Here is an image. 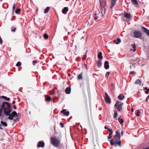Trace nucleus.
Instances as JSON below:
<instances>
[{
    "instance_id": "nucleus-1",
    "label": "nucleus",
    "mask_w": 149,
    "mask_h": 149,
    "mask_svg": "<svg viewBox=\"0 0 149 149\" xmlns=\"http://www.w3.org/2000/svg\"><path fill=\"white\" fill-rule=\"evenodd\" d=\"M12 111L10 104L7 102H3L1 105L0 106V117L3 118L4 116L2 113L3 111L6 116H8L10 114V113Z\"/></svg>"
},
{
    "instance_id": "nucleus-2",
    "label": "nucleus",
    "mask_w": 149,
    "mask_h": 149,
    "mask_svg": "<svg viewBox=\"0 0 149 149\" xmlns=\"http://www.w3.org/2000/svg\"><path fill=\"white\" fill-rule=\"evenodd\" d=\"M110 144L111 145L116 146L118 144L120 146H121V142L120 141V130H118L116 131V134L113 138L110 140Z\"/></svg>"
},
{
    "instance_id": "nucleus-3",
    "label": "nucleus",
    "mask_w": 149,
    "mask_h": 149,
    "mask_svg": "<svg viewBox=\"0 0 149 149\" xmlns=\"http://www.w3.org/2000/svg\"><path fill=\"white\" fill-rule=\"evenodd\" d=\"M51 142L55 147H58L60 145V141L55 136H52L51 138Z\"/></svg>"
},
{
    "instance_id": "nucleus-4",
    "label": "nucleus",
    "mask_w": 149,
    "mask_h": 149,
    "mask_svg": "<svg viewBox=\"0 0 149 149\" xmlns=\"http://www.w3.org/2000/svg\"><path fill=\"white\" fill-rule=\"evenodd\" d=\"M123 103L120 101L117 100L116 101V104L114 105V107H116L118 110L120 112L122 110L123 108Z\"/></svg>"
},
{
    "instance_id": "nucleus-5",
    "label": "nucleus",
    "mask_w": 149,
    "mask_h": 149,
    "mask_svg": "<svg viewBox=\"0 0 149 149\" xmlns=\"http://www.w3.org/2000/svg\"><path fill=\"white\" fill-rule=\"evenodd\" d=\"M142 33L139 31H135L134 32L133 37L135 38H139L141 37Z\"/></svg>"
},
{
    "instance_id": "nucleus-6",
    "label": "nucleus",
    "mask_w": 149,
    "mask_h": 149,
    "mask_svg": "<svg viewBox=\"0 0 149 149\" xmlns=\"http://www.w3.org/2000/svg\"><path fill=\"white\" fill-rule=\"evenodd\" d=\"M104 100L105 102L108 104H110L111 102L109 97L107 93L106 92L105 93V97H104Z\"/></svg>"
},
{
    "instance_id": "nucleus-7",
    "label": "nucleus",
    "mask_w": 149,
    "mask_h": 149,
    "mask_svg": "<svg viewBox=\"0 0 149 149\" xmlns=\"http://www.w3.org/2000/svg\"><path fill=\"white\" fill-rule=\"evenodd\" d=\"M8 116V119L11 120H12L15 116H17V113L15 111H13L11 114H10Z\"/></svg>"
},
{
    "instance_id": "nucleus-8",
    "label": "nucleus",
    "mask_w": 149,
    "mask_h": 149,
    "mask_svg": "<svg viewBox=\"0 0 149 149\" xmlns=\"http://www.w3.org/2000/svg\"><path fill=\"white\" fill-rule=\"evenodd\" d=\"M45 143L43 141H39L37 145L38 148H43L45 146Z\"/></svg>"
},
{
    "instance_id": "nucleus-9",
    "label": "nucleus",
    "mask_w": 149,
    "mask_h": 149,
    "mask_svg": "<svg viewBox=\"0 0 149 149\" xmlns=\"http://www.w3.org/2000/svg\"><path fill=\"white\" fill-rule=\"evenodd\" d=\"M66 109H64L62 110L61 112L63 113L64 115H65L66 116H68L69 114V112L68 111H66Z\"/></svg>"
},
{
    "instance_id": "nucleus-10",
    "label": "nucleus",
    "mask_w": 149,
    "mask_h": 149,
    "mask_svg": "<svg viewBox=\"0 0 149 149\" xmlns=\"http://www.w3.org/2000/svg\"><path fill=\"white\" fill-rule=\"evenodd\" d=\"M71 89L70 87H67L65 90V92L66 93L70 94L71 92Z\"/></svg>"
},
{
    "instance_id": "nucleus-11",
    "label": "nucleus",
    "mask_w": 149,
    "mask_h": 149,
    "mask_svg": "<svg viewBox=\"0 0 149 149\" xmlns=\"http://www.w3.org/2000/svg\"><path fill=\"white\" fill-rule=\"evenodd\" d=\"M142 29L144 32L147 35L149 36V31L148 30L144 27H142Z\"/></svg>"
},
{
    "instance_id": "nucleus-12",
    "label": "nucleus",
    "mask_w": 149,
    "mask_h": 149,
    "mask_svg": "<svg viewBox=\"0 0 149 149\" xmlns=\"http://www.w3.org/2000/svg\"><path fill=\"white\" fill-rule=\"evenodd\" d=\"M125 97V96L123 94H120L118 97V98L120 100H123Z\"/></svg>"
},
{
    "instance_id": "nucleus-13",
    "label": "nucleus",
    "mask_w": 149,
    "mask_h": 149,
    "mask_svg": "<svg viewBox=\"0 0 149 149\" xmlns=\"http://www.w3.org/2000/svg\"><path fill=\"white\" fill-rule=\"evenodd\" d=\"M116 0H111V5L110 8H112L115 4Z\"/></svg>"
},
{
    "instance_id": "nucleus-14",
    "label": "nucleus",
    "mask_w": 149,
    "mask_h": 149,
    "mask_svg": "<svg viewBox=\"0 0 149 149\" xmlns=\"http://www.w3.org/2000/svg\"><path fill=\"white\" fill-rule=\"evenodd\" d=\"M97 58L99 60L102 59L103 58V56L102 52H100L97 55Z\"/></svg>"
},
{
    "instance_id": "nucleus-15",
    "label": "nucleus",
    "mask_w": 149,
    "mask_h": 149,
    "mask_svg": "<svg viewBox=\"0 0 149 149\" xmlns=\"http://www.w3.org/2000/svg\"><path fill=\"white\" fill-rule=\"evenodd\" d=\"M131 46L132 48L130 49V50L134 52L136 50L135 45V44H132L131 45Z\"/></svg>"
},
{
    "instance_id": "nucleus-16",
    "label": "nucleus",
    "mask_w": 149,
    "mask_h": 149,
    "mask_svg": "<svg viewBox=\"0 0 149 149\" xmlns=\"http://www.w3.org/2000/svg\"><path fill=\"white\" fill-rule=\"evenodd\" d=\"M68 11V7H64L63 9L62 10V12L63 13L65 14L67 13V11Z\"/></svg>"
},
{
    "instance_id": "nucleus-17",
    "label": "nucleus",
    "mask_w": 149,
    "mask_h": 149,
    "mask_svg": "<svg viewBox=\"0 0 149 149\" xmlns=\"http://www.w3.org/2000/svg\"><path fill=\"white\" fill-rule=\"evenodd\" d=\"M114 41L115 42L116 44H118L121 41L120 38H118L116 40H114Z\"/></svg>"
},
{
    "instance_id": "nucleus-18",
    "label": "nucleus",
    "mask_w": 149,
    "mask_h": 149,
    "mask_svg": "<svg viewBox=\"0 0 149 149\" xmlns=\"http://www.w3.org/2000/svg\"><path fill=\"white\" fill-rule=\"evenodd\" d=\"M83 72H81V74H79L77 77V79L78 80L82 79H83Z\"/></svg>"
},
{
    "instance_id": "nucleus-19",
    "label": "nucleus",
    "mask_w": 149,
    "mask_h": 149,
    "mask_svg": "<svg viewBox=\"0 0 149 149\" xmlns=\"http://www.w3.org/2000/svg\"><path fill=\"white\" fill-rule=\"evenodd\" d=\"M124 16L127 18H129L130 17V15L127 13H125L124 15Z\"/></svg>"
},
{
    "instance_id": "nucleus-20",
    "label": "nucleus",
    "mask_w": 149,
    "mask_h": 149,
    "mask_svg": "<svg viewBox=\"0 0 149 149\" xmlns=\"http://www.w3.org/2000/svg\"><path fill=\"white\" fill-rule=\"evenodd\" d=\"M45 100L46 102H49L51 100V97L50 96H48L45 98Z\"/></svg>"
},
{
    "instance_id": "nucleus-21",
    "label": "nucleus",
    "mask_w": 149,
    "mask_h": 149,
    "mask_svg": "<svg viewBox=\"0 0 149 149\" xmlns=\"http://www.w3.org/2000/svg\"><path fill=\"white\" fill-rule=\"evenodd\" d=\"M141 81L140 79H137L136 82H135V84H139L140 85H141Z\"/></svg>"
},
{
    "instance_id": "nucleus-22",
    "label": "nucleus",
    "mask_w": 149,
    "mask_h": 149,
    "mask_svg": "<svg viewBox=\"0 0 149 149\" xmlns=\"http://www.w3.org/2000/svg\"><path fill=\"white\" fill-rule=\"evenodd\" d=\"M49 9V7H47L46 9L44 10V13H46L48 12Z\"/></svg>"
},
{
    "instance_id": "nucleus-23",
    "label": "nucleus",
    "mask_w": 149,
    "mask_h": 149,
    "mask_svg": "<svg viewBox=\"0 0 149 149\" xmlns=\"http://www.w3.org/2000/svg\"><path fill=\"white\" fill-rule=\"evenodd\" d=\"M118 120L121 124H122L123 123V120L122 119H120V118L118 119Z\"/></svg>"
},
{
    "instance_id": "nucleus-24",
    "label": "nucleus",
    "mask_w": 149,
    "mask_h": 149,
    "mask_svg": "<svg viewBox=\"0 0 149 149\" xmlns=\"http://www.w3.org/2000/svg\"><path fill=\"white\" fill-rule=\"evenodd\" d=\"M1 123L2 125H3L5 127H6L7 126V123L6 122H3L2 121H1Z\"/></svg>"
},
{
    "instance_id": "nucleus-25",
    "label": "nucleus",
    "mask_w": 149,
    "mask_h": 149,
    "mask_svg": "<svg viewBox=\"0 0 149 149\" xmlns=\"http://www.w3.org/2000/svg\"><path fill=\"white\" fill-rule=\"evenodd\" d=\"M132 2L135 5H137L138 4V2L137 0H131Z\"/></svg>"
},
{
    "instance_id": "nucleus-26",
    "label": "nucleus",
    "mask_w": 149,
    "mask_h": 149,
    "mask_svg": "<svg viewBox=\"0 0 149 149\" xmlns=\"http://www.w3.org/2000/svg\"><path fill=\"white\" fill-rule=\"evenodd\" d=\"M20 11L21 10L20 8H17L15 10V13L16 14H18L20 13Z\"/></svg>"
},
{
    "instance_id": "nucleus-27",
    "label": "nucleus",
    "mask_w": 149,
    "mask_h": 149,
    "mask_svg": "<svg viewBox=\"0 0 149 149\" xmlns=\"http://www.w3.org/2000/svg\"><path fill=\"white\" fill-rule=\"evenodd\" d=\"M96 63L97 65H101L102 64V62L100 60L97 61H96Z\"/></svg>"
},
{
    "instance_id": "nucleus-28",
    "label": "nucleus",
    "mask_w": 149,
    "mask_h": 149,
    "mask_svg": "<svg viewBox=\"0 0 149 149\" xmlns=\"http://www.w3.org/2000/svg\"><path fill=\"white\" fill-rule=\"evenodd\" d=\"M144 89L147 90L145 92V93L146 94H148L149 93V88H148L147 87H145L144 88Z\"/></svg>"
},
{
    "instance_id": "nucleus-29",
    "label": "nucleus",
    "mask_w": 149,
    "mask_h": 149,
    "mask_svg": "<svg viewBox=\"0 0 149 149\" xmlns=\"http://www.w3.org/2000/svg\"><path fill=\"white\" fill-rule=\"evenodd\" d=\"M1 97L2 98H4V99L7 100L8 101H9L10 100V98L7 97H6L5 96H1Z\"/></svg>"
},
{
    "instance_id": "nucleus-30",
    "label": "nucleus",
    "mask_w": 149,
    "mask_h": 149,
    "mask_svg": "<svg viewBox=\"0 0 149 149\" xmlns=\"http://www.w3.org/2000/svg\"><path fill=\"white\" fill-rule=\"evenodd\" d=\"M117 116V112L116 111H114V113L113 117L114 118H116Z\"/></svg>"
},
{
    "instance_id": "nucleus-31",
    "label": "nucleus",
    "mask_w": 149,
    "mask_h": 149,
    "mask_svg": "<svg viewBox=\"0 0 149 149\" xmlns=\"http://www.w3.org/2000/svg\"><path fill=\"white\" fill-rule=\"evenodd\" d=\"M44 37L45 39H47L48 38V35L47 34L45 33L44 35Z\"/></svg>"
},
{
    "instance_id": "nucleus-32",
    "label": "nucleus",
    "mask_w": 149,
    "mask_h": 149,
    "mask_svg": "<svg viewBox=\"0 0 149 149\" xmlns=\"http://www.w3.org/2000/svg\"><path fill=\"white\" fill-rule=\"evenodd\" d=\"M137 112L136 114V115L138 116H140V112L139 111V110H137Z\"/></svg>"
},
{
    "instance_id": "nucleus-33",
    "label": "nucleus",
    "mask_w": 149,
    "mask_h": 149,
    "mask_svg": "<svg viewBox=\"0 0 149 149\" xmlns=\"http://www.w3.org/2000/svg\"><path fill=\"white\" fill-rule=\"evenodd\" d=\"M110 72H107L106 74V76L107 77H108L109 74H110Z\"/></svg>"
},
{
    "instance_id": "nucleus-34",
    "label": "nucleus",
    "mask_w": 149,
    "mask_h": 149,
    "mask_svg": "<svg viewBox=\"0 0 149 149\" xmlns=\"http://www.w3.org/2000/svg\"><path fill=\"white\" fill-rule=\"evenodd\" d=\"M109 65V62L107 61H105L104 62V65Z\"/></svg>"
},
{
    "instance_id": "nucleus-35",
    "label": "nucleus",
    "mask_w": 149,
    "mask_h": 149,
    "mask_svg": "<svg viewBox=\"0 0 149 149\" xmlns=\"http://www.w3.org/2000/svg\"><path fill=\"white\" fill-rule=\"evenodd\" d=\"M100 1V5L102 7V1L101 0H99Z\"/></svg>"
},
{
    "instance_id": "nucleus-36",
    "label": "nucleus",
    "mask_w": 149,
    "mask_h": 149,
    "mask_svg": "<svg viewBox=\"0 0 149 149\" xmlns=\"http://www.w3.org/2000/svg\"><path fill=\"white\" fill-rule=\"evenodd\" d=\"M108 130L109 132V133L113 132L112 130L111 129H109Z\"/></svg>"
},
{
    "instance_id": "nucleus-37",
    "label": "nucleus",
    "mask_w": 149,
    "mask_h": 149,
    "mask_svg": "<svg viewBox=\"0 0 149 149\" xmlns=\"http://www.w3.org/2000/svg\"><path fill=\"white\" fill-rule=\"evenodd\" d=\"M21 63L19 61L16 64V65H21Z\"/></svg>"
},
{
    "instance_id": "nucleus-38",
    "label": "nucleus",
    "mask_w": 149,
    "mask_h": 149,
    "mask_svg": "<svg viewBox=\"0 0 149 149\" xmlns=\"http://www.w3.org/2000/svg\"><path fill=\"white\" fill-rule=\"evenodd\" d=\"M109 66H104V68L106 69H108L109 68Z\"/></svg>"
},
{
    "instance_id": "nucleus-39",
    "label": "nucleus",
    "mask_w": 149,
    "mask_h": 149,
    "mask_svg": "<svg viewBox=\"0 0 149 149\" xmlns=\"http://www.w3.org/2000/svg\"><path fill=\"white\" fill-rule=\"evenodd\" d=\"M15 4H14L13 7V11L14 10L15 8Z\"/></svg>"
},
{
    "instance_id": "nucleus-40",
    "label": "nucleus",
    "mask_w": 149,
    "mask_h": 149,
    "mask_svg": "<svg viewBox=\"0 0 149 149\" xmlns=\"http://www.w3.org/2000/svg\"><path fill=\"white\" fill-rule=\"evenodd\" d=\"M50 93L51 94V95H53L54 94V90H52L50 92Z\"/></svg>"
},
{
    "instance_id": "nucleus-41",
    "label": "nucleus",
    "mask_w": 149,
    "mask_h": 149,
    "mask_svg": "<svg viewBox=\"0 0 149 149\" xmlns=\"http://www.w3.org/2000/svg\"><path fill=\"white\" fill-rule=\"evenodd\" d=\"M60 125L61 126V127H64V125L63 123H60Z\"/></svg>"
},
{
    "instance_id": "nucleus-42",
    "label": "nucleus",
    "mask_w": 149,
    "mask_h": 149,
    "mask_svg": "<svg viewBox=\"0 0 149 149\" xmlns=\"http://www.w3.org/2000/svg\"><path fill=\"white\" fill-rule=\"evenodd\" d=\"M16 30V28H15L14 29H13V28H12L11 29V31H15Z\"/></svg>"
},
{
    "instance_id": "nucleus-43",
    "label": "nucleus",
    "mask_w": 149,
    "mask_h": 149,
    "mask_svg": "<svg viewBox=\"0 0 149 149\" xmlns=\"http://www.w3.org/2000/svg\"><path fill=\"white\" fill-rule=\"evenodd\" d=\"M2 40L1 39V37H0V44L1 45H2Z\"/></svg>"
},
{
    "instance_id": "nucleus-44",
    "label": "nucleus",
    "mask_w": 149,
    "mask_h": 149,
    "mask_svg": "<svg viewBox=\"0 0 149 149\" xmlns=\"http://www.w3.org/2000/svg\"><path fill=\"white\" fill-rule=\"evenodd\" d=\"M37 63V61L36 60H34L33 61V64H34L35 63Z\"/></svg>"
},
{
    "instance_id": "nucleus-45",
    "label": "nucleus",
    "mask_w": 149,
    "mask_h": 149,
    "mask_svg": "<svg viewBox=\"0 0 149 149\" xmlns=\"http://www.w3.org/2000/svg\"><path fill=\"white\" fill-rule=\"evenodd\" d=\"M135 72H133V71H131L130 72V74H135Z\"/></svg>"
},
{
    "instance_id": "nucleus-46",
    "label": "nucleus",
    "mask_w": 149,
    "mask_h": 149,
    "mask_svg": "<svg viewBox=\"0 0 149 149\" xmlns=\"http://www.w3.org/2000/svg\"><path fill=\"white\" fill-rule=\"evenodd\" d=\"M19 120V119L18 118H16V119H14V121L16 122Z\"/></svg>"
},
{
    "instance_id": "nucleus-47",
    "label": "nucleus",
    "mask_w": 149,
    "mask_h": 149,
    "mask_svg": "<svg viewBox=\"0 0 149 149\" xmlns=\"http://www.w3.org/2000/svg\"><path fill=\"white\" fill-rule=\"evenodd\" d=\"M104 128L105 129H107L108 130L109 129V128H108V127H107L106 126H105V127H104Z\"/></svg>"
},
{
    "instance_id": "nucleus-48",
    "label": "nucleus",
    "mask_w": 149,
    "mask_h": 149,
    "mask_svg": "<svg viewBox=\"0 0 149 149\" xmlns=\"http://www.w3.org/2000/svg\"><path fill=\"white\" fill-rule=\"evenodd\" d=\"M111 136H109L108 137V138L109 139H111Z\"/></svg>"
},
{
    "instance_id": "nucleus-49",
    "label": "nucleus",
    "mask_w": 149,
    "mask_h": 149,
    "mask_svg": "<svg viewBox=\"0 0 149 149\" xmlns=\"http://www.w3.org/2000/svg\"><path fill=\"white\" fill-rule=\"evenodd\" d=\"M113 132L109 133V136H111V135L113 134Z\"/></svg>"
},
{
    "instance_id": "nucleus-50",
    "label": "nucleus",
    "mask_w": 149,
    "mask_h": 149,
    "mask_svg": "<svg viewBox=\"0 0 149 149\" xmlns=\"http://www.w3.org/2000/svg\"><path fill=\"white\" fill-rule=\"evenodd\" d=\"M13 107H14V108L15 109H16V107L15 106V105H14L13 106Z\"/></svg>"
},
{
    "instance_id": "nucleus-51",
    "label": "nucleus",
    "mask_w": 149,
    "mask_h": 149,
    "mask_svg": "<svg viewBox=\"0 0 149 149\" xmlns=\"http://www.w3.org/2000/svg\"><path fill=\"white\" fill-rule=\"evenodd\" d=\"M1 125H0V129L1 130H3L2 128L1 127Z\"/></svg>"
},
{
    "instance_id": "nucleus-52",
    "label": "nucleus",
    "mask_w": 149,
    "mask_h": 149,
    "mask_svg": "<svg viewBox=\"0 0 149 149\" xmlns=\"http://www.w3.org/2000/svg\"><path fill=\"white\" fill-rule=\"evenodd\" d=\"M15 102V101L14 100L13 101V102H12V104H14Z\"/></svg>"
},
{
    "instance_id": "nucleus-53",
    "label": "nucleus",
    "mask_w": 149,
    "mask_h": 149,
    "mask_svg": "<svg viewBox=\"0 0 149 149\" xmlns=\"http://www.w3.org/2000/svg\"><path fill=\"white\" fill-rule=\"evenodd\" d=\"M124 133V132L123 131H122L121 132V134H123Z\"/></svg>"
},
{
    "instance_id": "nucleus-54",
    "label": "nucleus",
    "mask_w": 149,
    "mask_h": 149,
    "mask_svg": "<svg viewBox=\"0 0 149 149\" xmlns=\"http://www.w3.org/2000/svg\"><path fill=\"white\" fill-rule=\"evenodd\" d=\"M94 18H95V20L97 19V17H95Z\"/></svg>"
},
{
    "instance_id": "nucleus-55",
    "label": "nucleus",
    "mask_w": 149,
    "mask_h": 149,
    "mask_svg": "<svg viewBox=\"0 0 149 149\" xmlns=\"http://www.w3.org/2000/svg\"><path fill=\"white\" fill-rule=\"evenodd\" d=\"M68 77H70L71 76V74H68Z\"/></svg>"
},
{
    "instance_id": "nucleus-56",
    "label": "nucleus",
    "mask_w": 149,
    "mask_h": 149,
    "mask_svg": "<svg viewBox=\"0 0 149 149\" xmlns=\"http://www.w3.org/2000/svg\"><path fill=\"white\" fill-rule=\"evenodd\" d=\"M148 97H147L146 99V102H148Z\"/></svg>"
},
{
    "instance_id": "nucleus-57",
    "label": "nucleus",
    "mask_w": 149,
    "mask_h": 149,
    "mask_svg": "<svg viewBox=\"0 0 149 149\" xmlns=\"http://www.w3.org/2000/svg\"><path fill=\"white\" fill-rule=\"evenodd\" d=\"M143 149H149V147H148L146 148H143Z\"/></svg>"
},
{
    "instance_id": "nucleus-58",
    "label": "nucleus",
    "mask_w": 149,
    "mask_h": 149,
    "mask_svg": "<svg viewBox=\"0 0 149 149\" xmlns=\"http://www.w3.org/2000/svg\"><path fill=\"white\" fill-rule=\"evenodd\" d=\"M133 111H134V109L132 108V109H131V111H132V112H133Z\"/></svg>"
},
{
    "instance_id": "nucleus-59",
    "label": "nucleus",
    "mask_w": 149,
    "mask_h": 149,
    "mask_svg": "<svg viewBox=\"0 0 149 149\" xmlns=\"http://www.w3.org/2000/svg\"><path fill=\"white\" fill-rule=\"evenodd\" d=\"M86 58V57H84L83 58V60H84Z\"/></svg>"
},
{
    "instance_id": "nucleus-60",
    "label": "nucleus",
    "mask_w": 149,
    "mask_h": 149,
    "mask_svg": "<svg viewBox=\"0 0 149 149\" xmlns=\"http://www.w3.org/2000/svg\"><path fill=\"white\" fill-rule=\"evenodd\" d=\"M132 66L133 67V68H135V66L133 65V66Z\"/></svg>"
},
{
    "instance_id": "nucleus-61",
    "label": "nucleus",
    "mask_w": 149,
    "mask_h": 149,
    "mask_svg": "<svg viewBox=\"0 0 149 149\" xmlns=\"http://www.w3.org/2000/svg\"><path fill=\"white\" fill-rule=\"evenodd\" d=\"M111 86H113V84H111Z\"/></svg>"
},
{
    "instance_id": "nucleus-62",
    "label": "nucleus",
    "mask_w": 149,
    "mask_h": 149,
    "mask_svg": "<svg viewBox=\"0 0 149 149\" xmlns=\"http://www.w3.org/2000/svg\"><path fill=\"white\" fill-rule=\"evenodd\" d=\"M84 37H82L81 38V39H84Z\"/></svg>"
},
{
    "instance_id": "nucleus-63",
    "label": "nucleus",
    "mask_w": 149,
    "mask_h": 149,
    "mask_svg": "<svg viewBox=\"0 0 149 149\" xmlns=\"http://www.w3.org/2000/svg\"><path fill=\"white\" fill-rule=\"evenodd\" d=\"M132 67L131 66H130V68L131 69H132Z\"/></svg>"
},
{
    "instance_id": "nucleus-64",
    "label": "nucleus",
    "mask_w": 149,
    "mask_h": 149,
    "mask_svg": "<svg viewBox=\"0 0 149 149\" xmlns=\"http://www.w3.org/2000/svg\"><path fill=\"white\" fill-rule=\"evenodd\" d=\"M148 98H149V95L147 97Z\"/></svg>"
}]
</instances>
